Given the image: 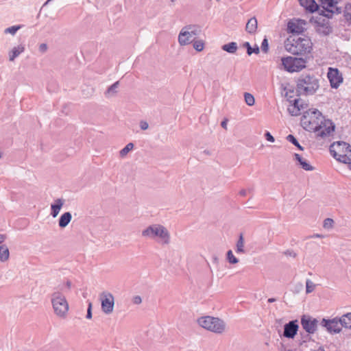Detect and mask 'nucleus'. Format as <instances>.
<instances>
[{"label": "nucleus", "instance_id": "obj_1", "mask_svg": "<svg viewBox=\"0 0 351 351\" xmlns=\"http://www.w3.org/2000/svg\"><path fill=\"white\" fill-rule=\"evenodd\" d=\"M319 87V80L314 75L302 74L296 80V91L300 95H313Z\"/></svg>", "mask_w": 351, "mask_h": 351}, {"label": "nucleus", "instance_id": "obj_2", "mask_svg": "<svg viewBox=\"0 0 351 351\" xmlns=\"http://www.w3.org/2000/svg\"><path fill=\"white\" fill-rule=\"evenodd\" d=\"M141 234L143 237L155 240L162 245H168L170 243V233L161 224L155 223L147 226L142 231Z\"/></svg>", "mask_w": 351, "mask_h": 351}, {"label": "nucleus", "instance_id": "obj_3", "mask_svg": "<svg viewBox=\"0 0 351 351\" xmlns=\"http://www.w3.org/2000/svg\"><path fill=\"white\" fill-rule=\"evenodd\" d=\"M312 42L308 37L293 36L288 39L285 44L286 49L294 55H305L311 53L312 50Z\"/></svg>", "mask_w": 351, "mask_h": 351}, {"label": "nucleus", "instance_id": "obj_4", "mask_svg": "<svg viewBox=\"0 0 351 351\" xmlns=\"http://www.w3.org/2000/svg\"><path fill=\"white\" fill-rule=\"evenodd\" d=\"M324 117L317 109H309L305 111L301 117L302 127L306 131L314 132L320 127Z\"/></svg>", "mask_w": 351, "mask_h": 351}, {"label": "nucleus", "instance_id": "obj_5", "mask_svg": "<svg viewBox=\"0 0 351 351\" xmlns=\"http://www.w3.org/2000/svg\"><path fill=\"white\" fill-rule=\"evenodd\" d=\"M331 156L337 160L351 164V145L344 141L334 142L329 147Z\"/></svg>", "mask_w": 351, "mask_h": 351}, {"label": "nucleus", "instance_id": "obj_6", "mask_svg": "<svg viewBox=\"0 0 351 351\" xmlns=\"http://www.w3.org/2000/svg\"><path fill=\"white\" fill-rule=\"evenodd\" d=\"M197 323L201 327L217 334H221L226 330L224 321L218 317H202L197 319Z\"/></svg>", "mask_w": 351, "mask_h": 351}, {"label": "nucleus", "instance_id": "obj_7", "mask_svg": "<svg viewBox=\"0 0 351 351\" xmlns=\"http://www.w3.org/2000/svg\"><path fill=\"white\" fill-rule=\"evenodd\" d=\"M51 303L56 315L64 318L69 311V304L65 296L60 292L56 291L51 295Z\"/></svg>", "mask_w": 351, "mask_h": 351}, {"label": "nucleus", "instance_id": "obj_8", "mask_svg": "<svg viewBox=\"0 0 351 351\" xmlns=\"http://www.w3.org/2000/svg\"><path fill=\"white\" fill-rule=\"evenodd\" d=\"M199 32V27L195 25H188L183 27L178 36L179 43L181 45H186L193 43Z\"/></svg>", "mask_w": 351, "mask_h": 351}, {"label": "nucleus", "instance_id": "obj_9", "mask_svg": "<svg viewBox=\"0 0 351 351\" xmlns=\"http://www.w3.org/2000/svg\"><path fill=\"white\" fill-rule=\"evenodd\" d=\"M282 64L288 72H298L306 67V59L288 56L282 58Z\"/></svg>", "mask_w": 351, "mask_h": 351}, {"label": "nucleus", "instance_id": "obj_10", "mask_svg": "<svg viewBox=\"0 0 351 351\" xmlns=\"http://www.w3.org/2000/svg\"><path fill=\"white\" fill-rule=\"evenodd\" d=\"M335 129V125L332 121L324 117L322 121V123H320V127H319L317 130H314V132H315L317 137L326 138L332 134Z\"/></svg>", "mask_w": 351, "mask_h": 351}, {"label": "nucleus", "instance_id": "obj_11", "mask_svg": "<svg viewBox=\"0 0 351 351\" xmlns=\"http://www.w3.org/2000/svg\"><path fill=\"white\" fill-rule=\"evenodd\" d=\"M99 300L102 311L108 315L110 314L114 309V298L113 295L108 291H103L99 294Z\"/></svg>", "mask_w": 351, "mask_h": 351}, {"label": "nucleus", "instance_id": "obj_12", "mask_svg": "<svg viewBox=\"0 0 351 351\" xmlns=\"http://www.w3.org/2000/svg\"><path fill=\"white\" fill-rule=\"evenodd\" d=\"M321 326L326 328L330 333H339L341 330V318L335 317L331 319L323 318Z\"/></svg>", "mask_w": 351, "mask_h": 351}, {"label": "nucleus", "instance_id": "obj_13", "mask_svg": "<svg viewBox=\"0 0 351 351\" xmlns=\"http://www.w3.org/2000/svg\"><path fill=\"white\" fill-rule=\"evenodd\" d=\"M317 319L308 315H304L301 317V325L303 329L309 334H313L317 330Z\"/></svg>", "mask_w": 351, "mask_h": 351}, {"label": "nucleus", "instance_id": "obj_14", "mask_svg": "<svg viewBox=\"0 0 351 351\" xmlns=\"http://www.w3.org/2000/svg\"><path fill=\"white\" fill-rule=\"evenodd\" d=\"M339 0H320L322 8L330 14H326L327 17H331L334 13L340 14L341 8L337 6Z\"/></svg>", "mask_w": 351, "mask_h": 351}, {"label": "nucleus", "instance_id": "obj_15", "mask_svg": "<svg viewBox=\"0 0 351 351\" xmlns=\"http://www.w3.org/2000/svg\"><path fill=\"white\" fill-rule=\"evenodd\" d=\"M327 75L330 86L333 88H337L343 82L341 74L337 69L330 67Z\"/></svg>", "mask_w": 351, "mask_h": 351}, {"label": "nucleus", "instance_id": "obj_16", "mask_svg": "<svg viewBox=\"0 0 351 351\" xmlns=\"http://www.w3.org/2000/svg\"><path fill=\"white\" fill-rule=\"evenodd\" d=\"M299 326L297 320L290 321L284 326L283 336L286 338L293 339L297 334Z\"/></svg>", "mask_w": 351, "mask_h": 351}, {"label": "nucleus", "instance_id": "obj_17", "mask_svg": "<svg viewBox=\"0 0 351 351\" xmlns=\"http://www.w3.org/2000/svg\"><path fill=\"white\" fill-rule=\"evenodd\" d=\"M304 28L300 24V21H290L287 24V31L292 34H300L303 32Z\"/></svg>", "mask_w": 351, "mask_h": 351}, {"label": "nucleus", "instance_id": "obj_18", "mask_svg": "<svg viewBox=\"0 0 351 351\" xmlns=\"http://www.w3.org/2000/svg\"><path fill=\"white\" fill-rule=\"evenodd\" d=\"M64 204V200L62 198L55 199L54 203L51 205V215L53 217H56Z\"/></svg>", "mask_w": 351, "mask_h": 351}, {"label": "nucleus", "instance_id": "obj_19", "mask_svg": "<svg viewBox=\"0 0 351 351\" xmlns=\"http://www.w3.org/2000/svg\"><path fill=\"white\" fill-rule=\"evenodd\" d=\"M300 5L304 7L306 10L313 13L317 11L319 8L318 5L315 0H299Z\"/></svg>", "mask_w": 351, "mask_h": 351}, {"label": "nucleus", "instance_id": "obj_20", "mask_svg": "<svg viewBox=\"0 0 351 351\" xmlns=\"http://www.w3.org/2000/svg\"><path fill=\"white\" fill-rule=\"evenodd\" d=\"M294 158L304 170L309 171L314 170L315 168L311 166L308 162L306 159L303 158L300 154H294Z\"/></svg>", "mask_w": 351, "mask_h": 351}, {"label": "nucleus", "instance_id": "obj_21", "mask_svg": "<svg viewBox=\"0 0 351 351\" xmlns=\"http://www.w3.org/2000/svg\"><path fill=\"white\" fill-rule=\"evenodd\" d=\"M72 219V215L70 212H66L63 213L58 221V226L61 228H64L66 227L69 223L71 222Z\"/></svg>", "mask_w": 351, "mask_h": 351}, {"label": "nucleus", "instance_id": "obj_22", "mask_svg": "<svg viewBox=\"0 0 351 351\" xmlns=\"http://www.w3.org/2000/svg\"><path fill=\"white\" fill-rule=\"evenodd\" d=\"M257 27L258 23L255 17H252L247 21L245 29L249 34H253L256 32Z\"/></svg>", "mask_w": 351, "mask_h": 351}, {"label": "nucleus", "instance_id": "obj_23", "mask_svg": "<svg viewBox=\"0 0 351 351\" xmlns=\"http://www.w3.org/2000/svg\"><path fill=\"white\" fill-rule=\"evenodd\" d=\"M24 50L25 47L23 45H21L17 47H14L9 53L10 61H14L16 57L24 51Z\"/></svg>", "mask_w": 351, "mask_h": 351}, {"label": "nucleus", "instance_id": "obj_24", "mask_svg": "<svg viewBox=\"0 0 351 351\" xmlns=\"http://www.w3.org/2000/svg\"><path fill=\"white\" fill-rule=\"evenodd\" d=\"M10 252L8 247L5 245L0 246V261L5 262L8 260Z\"/></svg>", "mask_w": 351, "mask_h": 351}, {"label": "nucleus", "instance_id": "obj_25", "mask_svg": "<svg viewBox=\"0 0 351 351\" xmlns=\"http://www.w3.org/2000/svg\"><path fill=\"white\" fill-rule=\"evenodd\" d=\"M237 44L235 42H231L228 44H225L221 47V49L230 53H234L237 50Z\"/></svg>", "mask_w": 351, "mask_h": 351}, {"label": "nucleus", "instance_id": "obj_26", "mask_svg": "<svg viewBox=\"0 0 351 351\" xmlns=\"http://www.w3.org/2000/svg\"><path fill=\"white\" fill-rule=\"evenodd\" d=\"M236 252L237 254H243L245 253L244 250V238L242 233L240 234L239 239L236 244Z\"/></svg>", "mask_w": 351, "mask_h": 351}, {"label": "nucleus", "instance_id": "obj_27", "mask_svg": "<svg viewBox=\"0 0 351 351\" xmlns=\"http://www.w3.org/2000/svg\"><path fill=\"white\" fill-rule=\"evenodd\" d=\"M299 99H295L293 100V104L288 108L289 112L292 116H297L300 114V108H299Z\"/></svg>", "mask_w": 351, "mask_h": 351}, {"label": "nucleus", "instance_id": "obj_28", "mask_svg": "<svg viewBox=\"0 0 351 351\" xmlns=\"http://www.w3.org/2000/svg\"><path fill=\"white\" fill-rule=\"evenodd\" d=\"M341 326L346 328H351V313H348L341 317Z\"/></svg>", "mask_w": 351, "mask_h": 351}, {"label": "nucleus", "instance_id": "obj_29", "mask_svg": "<svg viewBox=\"0 0 351 351\" xmlns=\"http://www.w3.org/2000/svg\"><path fill=\"white\" fill-rule=\"evenodd\" d=\"M243 47L246 48L248 56H251L253 53L258 54L260 51L259 47L257 45H255L254 47H252L249 42H245L243 44Z\"/></svg>", "mask_w": 351, "mask_h": 351}, {"label": "nucleus", "instance_id": "obj_30", "mask_svg": "<svg viewBox=\"0 0 351 351\" xmlns=\"http://www.w3.org/2000/svg\"><path fill=\"white\" fill-rule=\"evenodd\" d=\"M119 82H114L113 84H112L110 86H109L107 89V90L105 93V95L106 96H112L114 95L117 93V89L119 87Z\"/></svg>", "mask_w": 351, "mask_h": 351}, {"label": "nucleus", "instance_id": "obj_31", "mask_svg": "<svg viewBox=\"0 0 351 351\" xmlns=\"http://www.w3.org/2000/svg\"><path fill=\"white\" fill-rule=\"evenodd\" d=\"M343 14L346 20L351 23V3H348L346 5Z\"/></svg>", "mask_w": 351, "mask_h": 351}, {"label": "nucleus", "instance_id": "obj_32", "mask_svg": "<svg viewBox=\"0 0 351 351\" xmlns=\"http://www.w3.org/2000/svg\"><path fill=\"white\" fill-rule=\"evenodd\" d=\"M244 99L246 104L249 106H252L255 103V99L251 93H245Z\"/></svg>", "mask_w": 351, "mask_h": 351}, {"label": "nucleus", "instance_id": "obj_33", "mask_svg": "<svg viewBox=\"0 0 351 351\" xmlns=\"http://www.w3.org/2000/svg\"><path fill=\"white\" fill-rule=\"evenodd\" d=\"M287 140L290 142L291 143H292L293 145H294L295 147H297L300 150H303L304 148L303 147H302L300 143H298V140L295 138V137L292 135V134H289L287 136Z\"/></svg>", "mask_w": 351, "mask_h": 351}, {"label": "nucleus", "instance_id": "obj_34", "mask_svg": "<svg viewBox=\"0 0 351 351\" xmlns=\"http://www.w3.org/2000/svg\"><path fill=\"white\" fill-rule=\"evenodd\" d=\"M134 147V144L132 143H129L126 145V146L123 148L120 152L119 154L121 157H125L129 152H130Z\"/></svg>", "mask_w": 351, "mask_h": 351}, {"label": "nucleus", "instance_id": "obj_35", "mask_svg": "<svg viewBox=\"0 0 351 351\" xmlns=\"http://www.w3.org/2000/svg\"><path fill=\"white\" fill-rule=\"evenodd\" d=\"M226 258L230 264H237L239 263V259L236 258L232 250H228L226 254Z\"/></svg>", "mask_w": 351, "mask_h": 351}, {"label": "nucleus", "instance_id": "obj_36", "mask_svg": "<svg viewBox=\"0 0 351 351\" xmlns=\"http://www.w3.org/2000/svg\"><path fill=\"white\" fill-rule=\"evenodd\" d=\"M315 284L311 280L307 279L306 280V293H312L315 289Z\"/></svg>", "mask_w": 351, "mask_h": 351}, {"label": "nucleus", "instance_id": "obj_37", "mask_svg": "<svg viewBox=\"0 0 351 351\" xmlns=\"http://www.w3.org/2000/svg\"><path fill=\"white\" fill-rule=\"evenodd\" d=\"M193 48L197 51H202L204 49V43L202 40H194L193 42Z\"/></svg>", "mask_w": 351, "mask_h": 351}, {"label": "nucleus", "instance_id": "obj_38", "mask_svg": "<svg viewBox=\"0 0 351 351\" xmlns=\"http://www.w3.org/2000/svg\"><path fill=\"white\" fill-rule=\"evenodd\" d=\"M333 224H334V221L333 219H330V218H326V219H324V224H323V227L326 229H330L332 228L333 226Z\"/></svg>", "mask_w": 351, "mask_h": 351}, {"label": "nucleus", "instance_id": "obj_39", "mask_svg": "<svg viewBox=\"0 0 351 351\" xmlns=\"http://www.w3.org/2000/svg\"><path fill=\"white\" fill-rule=\"evenodd\" d=\"M21 28L20 25H14L5 29V33H10L12 35L15 34L16 32Z\"/></svg>", "mask_w": 351, "mask_h": 351}, {"label": "nucleus", "instance_id": "obj_40", "mask_svg": "<svg viewBox=\"0 0 351 351\" xmlns=\"http://www.w3.org/2000/svg\"><path fill=\"white\" fill-rule=\"evenodd\" d=\"M261 49L263 52L267 53L269 50V45L267 39L265 38L263 40L261 43Z\"/></svg>", "mask_w": 351, "mask_h": 351}, {"label": "nucleus", "instance_id": "obj_41", "mask_svg": "<svg viewBox=\"0 0 351 351\" xmlns=\"http://www.w3.org/2000/svg\"><path fill=\"white\" fill-rule=\"evenodd\" d=\"M86 317L88 319L92 318V303L90 302H88Z\"/></svg>", "mask_w": 351, "mask_h": 351}, {"label": "nucleus", "instance_id": "obj_42", "mask_svg": "<svg viewBox=\"0 0 351 351\" xmlns=\"http://www.w3.org/2000/svg\"><path fill=\"white\" fill-rule=\"evenodd\" d=\"M265 136L266 138V139L269 141V142H274L275 139L274 138V136L270 134V132H266L265 134Z\"/></svg>", "mask_w": 351, "mask_h": 351}, {"label": "nucleus", "instance_id": "obj_43", "mask_svg": "<svg viewBox=\"0 0 351 351\" xmlns=\"http://www.w3.org/2000/svg\"><path fill=\"white\" fill-rule=\"evenodd\" d=\"M39 51L41 53H45L47 50V45L45 43H42L39 45Z\"/></svg>", "mask_w": 351, "mask_h": 351}, {"label": "nucleus", "instance_id": "obj_44", "mask_svg": "<svg viewBox=\"0 0 351 351\" xmlns=\"http://www.w3.org/2000/svg\"><path fill=\"white\" fill-rule=\"evenodd\" d=\"M132 302L135 304H140L142 302V299L139 295H136L133 298Z\"/></svg>", "mask_w": 351, "mask_h": 351}, {"label": "nucleus", "instance_id": "obj_45", "mask_svg": "<svg viewBox=\"0 0 351 351\" xmlns=\"http://www.w3.org/2000/svg\"><path fill=\"white\" fill-rule=\"evenodd\" d=\"M284 254L287 256H290L293 258L296 257V256H297V254L295 252H294V251L290 250H287V251H285L284 252Z\"/></svg>", "mask_w": 351, "mask_h": 351}, {"label": "nucleus", "instance_id": "obj_46", "mask_svg": "<svg viewBox=\"0 0 351 351\" xmlns=\"http://www.w3.org/2000/svg\"><path fill=\"white\" fill-rule=\"evenodd\" d=\"M140 127L141 130H145L148 128L149 125L146 121H142L140 122Z\"/></svg>", "mask_w": 351, "mask_h": 351}, {"label": "nucleus", "instance_id": "obj_47", "mask_svg": "<svg viewBox=\"0 0 351 351\" xmlns=\"http://www.w3.org/2000/svg\"><path fill=\"white\" fill-rule=\"evenodd\" d=\"M227 123H228V119H224L223 121H221V125L223 128L224 129H227Z\"/></svg>", "mask_w": 351, "mask_h": 351}, {"label": "nucleus", "instance_id": "obj_48", "mask_svg": "<svg viewBox=\"0 0 351 351\" xmlns=\"http://www.w3.org/2000/svg\"><path fill=\"white\" fill-rule=\"evenodd\" d=\"M6 239V236L5 234H0V244H1Z\"/></svg>", "mask_w": 351, "mask_h": 351}, {"label": "nucleus", "instance_id": "obj_49", "mask_svg": "<svg viewBox=\"0 0 351 351\" xmlns=\"http://www.w3.org/2000/svg\"><path fill=\"white\" fill-rule=\"evenodd\" d=\"M239 195L241 196H245L247 195V191L245 189H242L239 191Z\"/></svg>", "mask_w": 351, "mask_h": 351}, {"label": "nucleus", "instance_id": "obj_50", "mask_svg": "<svg viewBox=\"0 0 351 351\" xmlns=\"http://www.w3.org/2000/svg\"><path fill=\"white\" fill-rule=\"evenodd\" d=\"M66 286L68 289H70L71 287V282L70 280H67L66 282Z\"/></svg>", "mask_w": 351, "mask_h": 351}, {"label": "nucleus", "instance_id": "obj_51", "mask_svg": "<svg viewBox=\"0 0 351 351\" xmlns=\"http://www.w3.org/2000/svg\"><path fill=\"white\" fill-rule=\"evenodd\" d=\"M312 351H325L322 347H319L317 349L313 350Z\"/></svg>", "mask_w": 351, "mask_h": 351}, {"label": "nucleus", "instance_id": "obj_52", "mask_svg": "<svg viewBox=\"0 0 351 351\" xmlns=\"http://www.w3.org/2000/svg\"><path fill=\"white\" fill-rule=\"evenodd\" d=\"M276 301V299L275 298H269L268 299V302L269 303H271V302H274Z\"/></svg>", "mask_w": 351, "mask_h": 351}, {"label": "nucleus", "instance_id": "obj_53", "mask_svg": "<svg viewBox=\"0 0 351 351\" xmlns=\"http://www.w3.org/2000/svg\"><path fill=\"white\" fill-rule=\"evenodd\" d=\"M204 153L206 154V155H210L211 154L210 152L208 151V150H204Z\"/></svg>", "mask_w": 351, "mask_h": 351}, {"label": "nucleus", "instance_id": "obj_54", "mask_svg": "<svg viewBox=\"0 0 351 351\" xmlns=\"http://www.w3.org/2000/svg\"><path fill=\"white\" fill-rule=\"evenodd\" d=\"M313 237H317V238H322V235H320V234H317L314 235Z\"/></svg>", "mask_w": 351, "mask_h": 351}, {"label": "nucleus", "instance_id": "obj_55", "mask_svg": "<svg viewBox=\"0 0 351 351\" xmlns=\"http://www.w3.org/2000/svg\"><path fill=\"white\" fill-rule=\"evenodd\" d=\"M172 2H174L176 0H171Z\"/></svg>", "mask_w": 351, "mask_h": 351}]
</instances>
